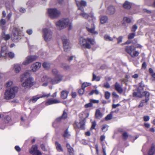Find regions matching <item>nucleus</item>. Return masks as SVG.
<instances>
[{
  "label": "nucleus",
  "mask_w": 155,
  "mask_h": 155,
  "mask_svg": "<svg viewBox=\"0 0 155 155\" xmlns=\"http://www.w3.org/2000/svg\"><path fill=\"white\" fill-rule=\"evenodd\" d=\"M53 73L55 75V76L52 78L47 75H44L41 79V81L43 83L42 86L44 87L47 86L49 84H56L61 81L62 76L60 74H58V71L56 69H54L52 71Z\"/></svg>",
  "instance_id": "nucleus-1"
},
{
  "label": "nucleus",
  "mask_w": 155,
  "mask_h": 155,
  "mask_svg": "<svg viewBox=\"0 0 155 155\" xmlns=\"http://www.w3.org/2000/svg\"><path fill=\"white\" fill-rule=\"evenodd\" d=\"M6 23L5 20V19H2L0 20V25H4Z\"/></svg>",
  "instance_id": "nucleus-57"
},
{
  "label": "nucleus",
  "mask_w": 155,
  "mask_h": 155,
  "mask_svg": "<svg viewBox=\"0 0 155 155\" xmlns=\"http://www.w3.org/2000/svg\"><path fill=\"white\" fill-rule=\"evenodd\" d=\"M125 50L132 58L136 57L139 54V52L137 51L134 47L132 46H126L125 48Z\"/></svg>",
  "instance_id": "nucleus-7"
},
{
  "label": "nucleus",
  "mask_w": 155,
  "mask_h": 155,
  "mask_svg": "<svg viewBox=\"0 0 155 155\" xmlns=\"http://www.w3.org/2000/svg\"><path fill=\"white\" fill-rule=\"evenodd\" d=\"M85 119L81 120L79 123L76 122L74 125V126H75L78 128H80L82 129H83L84 128L85 123Z\"/></svg>",
  "instance_id": "nucleus-15"
},
{
  "label": "nucleus",
  "mask_w": 155,
  "mask_h": 155,
  "mask_svg": "<svg viewBox=\"0 0 155 155\" xmlns=\"http://www.w3.org/2000/svg\"><path fill=\"white\" fill-rule=\"evenodd\" d=\"M27 33L29 35H31L32 33V31L31 29H29L27 30Z\"/></svg>",
  "instance_id": "nucleus-64"
},
{
  "label": "nucleus",
  "mask_w": 155,
  "mask_h": 155,
  "mask_svg": "<svg viewBox=\"0 0 155 155\" xmlns=\"http://www.w3.org/2000/svg\"><path fill=\"white\" fill-rule=\"evenodd\" d=\"M123 138L125 139H126L128 137V135L126 132H124L123 134Z\"/></svg>",
  "instance_id": "nucleus-59"
},
{
  "label": "nucleus",
  "mask_w": 155,
  "mask_h": 155,
  "mask_svg": "<svg viewBox=\"0 0 155 155\" xmlns=\"http://www.w3.org/2000/svg\"><path fill=\"white\" fill-rule=\"evenodd\" d=\"M150 119V117L148 116H145L143 117V120L145 121H147Z\"/></svg>",
  "instance_id": "nucleus-60"
},
{
  "label": "nucleus",
  "mask_w": 155,
  "mask_h": 155,
  "mask_svg": "<svg viewBox=\"0 0 155 155\" xmlns=\"http://www.w3.org/2000/svg\"><path fill=\"white\" fill-rule=\"evenodd\" d=\"M100 20L101 23L103 24L106 23L107 21L108 18L107 16H103L100 17Z\"/></svg>",
  "instance_id": "nucleus-25"
},
{
  "label": "nucleus",
  "mask_w": 155,
  "mask_h": 155,
  "mask_svg": "<svg viewBox=\"0 0 155 155\" xmlns=\"http://www.w3.org/2000/svg\"><path fill=\"white\" fill-rule=\"evenodd\" d=\"M139 84V86L138 89L140 90H143L144 87L145 86L143 82V81H141L140 83Z\"/></svg>",
  "instance_id": "nucleus-39"
},
{
  "label": "nucleus",
  "mask_w": 155,
  "mask_h": 155,
  "mask_svg": "<svg viewBox=\"0 0 155 155\" xmlns=\"http://www.w3.org/2000/svg\"><path fill=\"white\" fill-rule=\"evenodd\" d=\"M84 91V89L82 88L78 90V92L79 94L82 95L83 94Z\"/></svg>",
  "instance_id": "nucleus-51"
},
{
  "label": "nucleus",
  "mask_w": 155,
  "mask_h": 155,
  "mask_svg": "<svg viewBox=\"0 0 155 155\" xmlns=\"http://www.w3.org/2000/svg\"><path fill=\"white\" fill-rule=\"evenodd\" d=\"M60 101L56 99H49L45 103V104L47 106L52 104H55L60 103Z\"/></svg>",
  "instance_id": "nucleus-18"
},
{
  "label": "nucleus",
  "mask_w": 155,
  "mask_h": 155,
  "mask_svg": "<svg viewBox=\"0 0 155 155\" xmlns=\"http://www.w3.org/2000/svg\"><path fill=\"white\" fill-rule=\"evenodd\" d=\"M123 6L125 8L129 9L131 7V5L130 3L126 1L123 4Z\"/></svg>",
  "instance_id": "nucleus-33"
},
{
  "label": "nucleus",
  "mask_w": 155,
  "mask_h": 155,
  "mask_svg": "<svg viewBox=\"0 0 155 155\" xmlns=\"http://www.w3.org/2000/svg\"><path fill=\"white\" fill-rule=\"evenodd\" d=\"M69 92L65 91L63 90L61 92V97L63 99H65L67 97Z\"/></svg>",
  "instance_id": "nucleus-22"
},
{
  "label": "nucleus",
  "mask_w": 155,
  "mask_h": 155,
  "mask_svg": "<svg viewBox=\"0 0 155 155\" xmlns=\"http://www.w3.org/2000/svg\"><path fill=\"white\" fill-rule=\"evenodd\" d=\"M18 91V88L14 87L6 89L4 94L5 99L9 100L14 98Z\"/></svg>",
  "instance_id": "nucleus-5"
},
{
  "label": "nucleus",
  "mask_w": 155,
  "mask_h": 155,
  "mask_svg": "<svg viewBox=\"0 0 155 155\" xmlns=\"http://www.w3.org/2000/svg\"><path fill=\"white\" fill-rule=\"evenodd\" d=\"M6 7L7 8L10 9L11 8V5H10V4L8 2L6 3L5 4Z\"/></svg>",
  "instance_id": "nucleus-62"
},
{
  "label": "nucleus",
  "mask_w": 155,
  "mask_h": 155,
  "mask_svg": "<svg viewBox=\"0 0 155 155\" xmlns=\"http://www.w3.org/2000/svg\"><path fill=\"white\" fill-rule=\"evenodd\" d=\"M112 95L114 98L113 99V101L114 102H115L116 101V99L117 100L119 98V96L115 92H113L112 94Z\"/></svg>",
  "instance_id": "nucleus-36"
},
{
  "label": "nucleus",
  "mask_w": 155,
  "mask_h": 155,
  "mask_svg": "<svg viewBox=\"0 0 155 155\" xmlns=\"http://www.w3.org/2000/svg\"><path fill=\"white\" fill-rule=\"evenodd\" d=\"M13 69L16 73H18L21 71V68L19 64H15L13 66Z\"/></svg>",
  "instance_id": "nucleus-23"
},
{
  "label": "nucleus",
  "mask_w": 155,
  "mask_h": 155,
  "mask_svg": "<svg viewBox=\"0 0 155 155\" xmlns=\"http://www.w3.org/2000/svg\"><path fill=\"white\" fill-rule=\"evenodd\" d=\"M37 147L36 145H33L32 146L31 148L29 150V152L32 154H35V152L37 150Z\"/></svg>",
  "instance_id": "nucleus-26"
},
{
  "label": "nucleus",
  "mask_w": 155,
  "mask_h": 155,
  "mask_svg": "<svg viewBox=\"0 0 155 155\" xmlns=\"http://www.w3.org/2000/svg\"><path fill=\"white\" fill-rule=\"evenodd\" d=\"M67 113L65 112V110H64L62 116L61 117L62 119H65L67 118Z\"/></svg>",
  "instance_id": "nucleus-50"
},
{
  "label": "nucleus",
  "mask_w": 155,
  "mask_h": 155,
  "mask_svg": "<svg viewBox=\"0 0 155 155\" xmlns=\"http://www.w3.org/2000/svg\"><path fill=\"white\" fill-rule=\"evenodd\" d=\"M112 115L110 114L108 115L105 118V120H108L111 119L112 118Z\"/></svg>",
  "instance_id": "nucleus-52"
},
{
  "label": "nucleus",
  "mask_w": 155,
  "mask_h": 155,
  "mask_svg": "<svg viewBox=\"0 0 155 155\" xmlns=\"http://www.w3.org/2000/svg\"><path fill=\"white\" fill-rule=\"evenodd\" d=\"M93 106L92 104H91V102L86 104L85 105V108H88L92 107Z\"/></svg>",
  "instance_id": "nucleus-55"
},
{
  "label": "nucleus",
  "mask_w": 155,
  "mask_h": 155,
  "mask_svg": "<svg viewBox=\"0 0 155 155\" xmlns=\"http://www.w3.org/2000/svg\"><path fill=\"white\" fill-rule=\"evenodd\" d=\"M56 27L60 29H63L68 27V29L71 30L72 25L68 18L62 19L58 20L55 23Z\"/></svg>",
  "instance_id": "nucleus-3"
},
{
  "label": "nucleus",
  "mask_w": 155,
  "mask_h": 155,
  "mask_svg": "<svg viewBox=\"0 0 155 155\" xmlns=\"http://www.w3.org/2000/svg\"><path fill=\"white\" fill-rule=\"evenodd\" d=\"M105 97L106 99H108L109 98L110 94V93L108 91H106L105 93Z\"/></svg>",
  "instance_id": "nucleus-46"
},
{
  "label": "nucleus",
  "mask_w": 155,
  "mask_h": 155,
  "mask_svg": "<svg viewBox=\"0 0 155 155\" xmlns=\"http://www.w3.org/2000/svg\"><path fill=\"white\" fill-rule=\"evenodd\" d=\"M64 51L68 52L69 51L71 48V45L69 43L68 38L65 36L62 37Z\"/></svg>",
  "instance_id": "nucleus-8"
},
{
  "label": "nucleus",
  "mask_w": 155,
  "mask_h": 155,
  "mask_svg": "<svg viewBox=\"0 0 155 155\" xmlns=\"http://www.w3.org/2000/svg\"><path fill=\"white\" fill-rule=\"evenodd\" d=\"M149 99L148 98H146L145 100H142L139 105L138 106V107H142L143 105L145 103H147V101H149Z\"/></svg>",
  "instance_id": "nucleus-34"
},
{
  "label": "nucleus",
  "mask_w": 155,
  "mask_h": 155,
  "mask_svg": "<svg viewBox=\"0 0 155 155\" xmlns=\"http://www.w3.org/2000/svg\"><path fill=\"white\" fill-rule=\"evenodd\" d=\"M104 87L106 88H109L110 87V85L108 83L106 82L104 84Z\"/></svg>",
  "instance_id": "nucleus-61"
},
{
  "label": "nucleus",
  "mask_w": 155,
  "mask_h": 155,
  "mask_svg": "<svg viewBox=\"0 0 155 155\" xmlns=\"http://www.w3.org/2000/svg\"><path fill=\"white\" fill-rule=\"evenodd\" d=\"M108 126L106 125H104L101 128L102 130L104 132H106L108 130Z\"/></svg>",
  "instance_id": "nucleus-43"
},
{
  "label": "nucleus",
  "mask_w": 155,
  "mask_h": 155,
  "mask_svg": "<svg viewBox=\"0 0 155 155\" xmlns=\"http://www.w3.org/2000/svg\"><path fill=\"white\" fill-rule=\"evenodd\" d=\"M50 94L49 93L47 94H43L42 96H39V95H37L36 96H33L32 98L31 99L29 100V102L30 103L32 102V103H35V102L37 101L39 98H42L43 97H48L50 96Z\"/></svg>",
  "instance_id": "nucleus-14"
},
{
  "label": "nucleus",
  "mask_w": 155,
  "mask_h": 155,
  "mask_svg": "<svg viewBox=\"0 0 155 155\" xmlns=\"http://www.w3.org/2000/svg\"><path fill=\"white\" fill-rule=\"evenodd\" d=\"M2 37L5 40H8L10 38V36L9 34H6L4 31L2 33Z\"/></svg>",
  "instance_id": "nucleus-29"
},
{
  "label": "nucleus",
  "mask_w": 155,
  "mask_h": 155,
  "mask_svg": "<svg viewBox=\"0 0 155 155\" xmlns=\"http://www.w3.org/2000/svg\"><path fill=\"white\" fill-rule=\"evenodd\" d=\"M104 38L105 40L107 41H111L113 40V38L108 35H105L104 36Z\"/></svg>",
  "instance_id": "nucleus-35"
},
{
  "label": "nucleus",
  "mask_w": 155,
  "mask_h": 155,
  "mask_svg": "<svg viewBox=\"0 0 155 155\" xmlns=\"http://www.w3.org/2000/svg\"><path fill=\"white\" fill-rule=\"evenodd\" d=\"M135 36L134 33H132L130 34L128 36V38L129 39H130L133 38Z\"/></svg>",
  "instance_id": "nucleus-45"
},
{
  "label": "nucleus",
  "mask_w": 155,
  "mask_h": 155,
  "mask_svg": "<svg viewBox=\"0 0 155 155\" xmlns=\"http://www.w3.org/2000/svg\"><path fill=\"white\" fill-rule=\"evenodd\" d=\"M66 147L67 148L68 152L70 153V155H73L74 150L70 146V144L67 143L66 144Z\"/></svg>",
  "instance_id": "nucleus-27"
},
{
  "label": "nucleus",
  "mask_w": 155,
  "mask_h": 155,
  "mask_svg": "<svg viewBox=\"0 0 155 155\" xmlns=\"http://www.w3.org/2000/svg\"><path fill=\"white\" fill-rule=\"evenodd\" d=\"M21 34V31L17 28L14 27L12 31V39L14 41H16L19 38Z\"/></svg>",
  "instance_id": "nucleus-9"
},
{
  "label": "nucleus",
  "mask_w": 155,
  "mask_h": 155,
  "mask_svg": "<svg viewBox=\"0 0 155 155\" xmlns=\"http://www.w3.org/2000/svg\"><path fill=\"white\" fill-rule=\"evenodd\" d=\"M8 56L11 58H12L14 57L15 54L13 53L12 52H10L8 53H7V56L5 57H6Z\"/></svg>",
  "instance_id": "nucleus-41"
},
{
  "label": "nucleus",
  "mask_w": 155,
  "mask_h": 155,
  "mask_svg": "<svg viewBox=\"0 0 155 155\" xmlns=\"http://www.w3.org/2000/svg\"><path fill=\"white\" fill-rule=\"evenodd\" d=\"M99 93L98 91L97 90H92L90 93H89V95H92L94 94H98Z\"/></svg>",
  "instance_id": "nucleus-42"
},
{
  "label": "nucleus",
  "mask_w": 155,
  "mask_h": 155,
  "mask_svg": "<svg viewBox=\"0 0 155 155\" xmlns=\"http://www.w3.org/2000/svg\"><path fill=\"white\" fill-rule=\"evenodd\" d=\"M7 47L6 46L2 47L1 53V56L6 57L7 55Z\"/></svg>",
  "instance_id": "nucleus-20"
},
{
  "label": "nucleus",
  "mask_w": 155,
  "mask_h": 155,
  "mask_svg": "<svg viewBox=\"0 0 155 155\" xmlns=\"http://www.w3.org/2000/svg\"><path fill=\"white\" fill-rule=\"evenodd\" d=\"M63 136L64 138H68L70 137V134L69 133L68 129L65 131Z\"/></svg>",
  "instance_id": "nucleus-38"
},
{
  "label": "nucleus",
  "mask_w": 155,
  "mask_h": 155,
  "mask_svg": "<svg viewBox=\"0 0 155 155\" xmlns=\"http://www.w3.org/2000/svg\"><path fill=\"white\" fill-rule=\"evenodd\" d=\"M12 81H8L6 84V86L7 87H9L12 85Z\"/></svg>",
  "instance_id": "nucleus-53"
},
{
  "label": "nucleus",
  "mask_w": 155,
  "mask_h": 155,
  "mask_svg": "<svg viewBox=\"0 0 155 155\" xmlns=\"http://www.w3.org/2000/svg\"><path fill=\"white\" fill-rule=\"evenodd\" d=\"M55 144L57 150L59 152L62 151H63V149L61 144L58 142H56Z\"/></svg>",
  "instance_id": "nucleus-31"
},
{
  "label": "nucleus",
  "mask_w": 155,
  "mask_h": 155,
  "mask_svg": "<svg viewBox=\"0 0 155 155\" xmlns=\"http://www.w3.org/2000/svg\"><path fill=\"white\" fill-rule=\"evenodd\" d=\"M29 72V71H27L20 76V81H21L25 80L22 85L23 87L26 88L30 87L33 85L34 80L32 78L30 77Z\"/></svg>",
  "instance_id": "nucleus-2"
},
{
  "label": "nucleus",
  "mask_w": 155,
  "mask_h": 155,
  "mask_svg": "<svg viewBox=\"0 0 155 155\" xmlns=\"http://www.w3.org/2000/svg\"><path fill=\"white\" fill-rule=\"evenodd\" d=\"M96 123L95 121H94L92 122V126L91 127V129L92 130L95 128V127L96 126Z\"/></svg>",
  "instance_id": "nucleus-58"
},
{
  "label": "nucleus",
  "mask_w": 155,
  "mask_h": 155,
  "mask_svg": "<svg viewBox=\"0 0 155 155\" xmlns=\"http://www.w3.org/2000/svg\"><path fill=\"white\" fill-rule=\"evenodd\" d=\"M122 38L123 37L122 36H120L117 38L118 43H119L122 41Z\"/></svg>",
  "instance_id": "nucleus-56"
},
{
  "label": "nucleus",
  "mask_w": 155,
  "mask_h": 155,
  "mask_svg": "<svg viewBox=\"0 0 155 155\" xmlns=\"http://www.w3.org/2000/svg\"><path fill=\"white\" fill-rule=\"evenodd\" d=\"M87 31L89 33L92 35H96L98 34V32L95 30V27L93 23L91 24H88L86 26Z\"/></svg>",
  "instance_id": "nucleus-11"
},
{
  "label": "nucleus",
  "mask_w": 155,
  "mask_h": 155,
  "mask_svg": "<svg viewBox=\"0 0 155 155\" xmlns=\"http://www.w3.org/2000/svg\"><path fill=\"white\" fill-rule=\"evenodd\" d=\"M91 84L90 83L85 82L83 83L81 87L82 88H83L84 89V88L90 86H91Z\"/></svg>",
  "instance_id": "nucleus-37"
},
{
  "label": "nucleus",
  "mask_w": 155,
  "mask_h": 155,
  "mask_svg": "<svg viewBox=\"0 0 155 155\" xmlns=\"http://www.w3.org/2000/svg\"><path fill=\"white\" fill-rule=\"evenodd\" d=\"M43 37L46 41L48 42L51 41L53 38V32L49 28H45L43 29Z\"/></svg>",
  "instance_id": "nucleus-6"
},
{
  "label": "nucleus",
  "mask_w": 155,
  "mask_h": 155,
  "mask_svg": "<svg viewBox=\"0 0 155 155\" xmlns=\"http://www.w3.org/2000/svg\"><path fill=\"white\" fill-rule=\"evenodd\" d=\"M41 64L40 63L36 62L32 65L31 69L33 72H36L41 67Z\"/></svg>",
  "instance_id": "nucleus-16"
},
{
  "label": "nucleus",
  "mask_w": 155,
  "mask_h": 155,
  "mask_svg": "<svg viewBox=\"0 0 155 155\" xmlns=\"http://www.w3.org/2000/svg\"><path fill=\"white\" fill-rule=\"evenodd\" d=\"M95 117L97 119L101 118L103 116V114L99 109H97L95 113Z\"/></svg>",
  "instance_id": "nucleus-28"
},
{
  "label": "nucleus",
  "mask_w": 155,
  "mask_h": 155,
  "mask_svg": "<svg viewBox=\"0 0 155 155\" xmlns=\"http://www.w3.org/2000/svg\"><path fill=\"white\" fill-rule=\"evenodd\" d=\"M90 101L91 102L92 104H98L99 102L98 100H94L91 99L90 100Z\"/></svg>",
  "instance_id": "nucleus-48"
},
{
  "label": "nucleus",
  "mask_w": 155,
  "mask_h": 155,
  "mask_svg": "<svg viewBox=\"0 0 155 155\" xmlns=\"http://www.w3.org/2000/svg\"><path fill=\"white\" fill-rule=\"evenodd\" d=\"M155 151V148L153 146H152L149 149L148 154L149 155H153Z\"/></svg>",
  "instance_id": "nucleus-32"
},
{
  "label": "nucleus",
  "mask_w": 155,
  "mask_h": 155,
  "mask_svg": "<svg viewBox=\"0 0 155 155\" xmlns=\"http://www.w3.org/2000/svg\"><path fill=\"white\" fill-rule=\"evenodd\" d=\"M137 28V26L135 25H134L132 27L131 31L133 32H135Z\"/></svg>",
  "instance_id": "nucleus-54"
},
{
  "label": "nucleus",
  "mask_w": 155,
  "mask_h": 155,
  "mask_svg": "<svg viewBox=\"0 0 155 155\" xmlns=\"http://www.w3.org/2000/svg\"><path fill=\"white\" fill-rule=\"evenodd\" d=\"M115 90L119 93L121 94L123 91V90L120 86V84L117 82L114 85Z\"/></svg>",
  "instance_id": "nucleus-21"
},
{
  "label": "nucleus",
  "mask_w": 155,
  "mask_h": 155,
  "mask_svg": "<svg viewBox=\"0 0 155 155\" xmlns=\"http://www.w3.org/2000/svg\"><path fill=\"white\" fill-rule=\"evenodd\" d=\"M137 89V92H134L133 93V96L134 97H143L142 92Z\"/></svg>",
  "instance_id": "nucleus-24"
},
{
  "label": "nucleus",
  "mask_w": 155,
  "mask_h": 155,
  "mask_svg": "<svg viewBox=\"0 0 155 155\" xmlns=\"http://www.w3.org/2000/svg\"><path fill=\"white\" fill-rule=\"evenodd\" d=\"M80 15L85 18H87L89 16L91 17L92 20L96 19V18L94 16V14L92 12H91L89 13V15L85 12H83L80 14Z\"/></svg>",
  "instance_id": "nucleus-19"
},
{
  "label": "nucleus",
  "mask_w": 155,
  "mask_h": 155,
  "mask_svg": "<svg viewBox=\"0 0 155 155\" xmlns=\"http://www.w3.org/2000/svg\"><path fill=\"white\" fill-rule=\"evenodd\" d=\"M61 67L65 69H68L69 68V66L65 64H62Z\"/></svg>",
  "instance_id": "nucleus-44"
},
{
  "label": "nucleus",
  "mask_w": 155,
  "mask_h": 155,
  "mask_svg": "<svg viewBox=\"0 0 155 155\" xmlns=\"http://www.w3.org/2000/svg\"><path fill=\"white\" fill-rule=\"evenodd\" d=\"M75 2L78 9L82 11H84L83 7L87 5L86 2L83 0H81L80 1H78L77 0H75Z\"/></svg>",
  "instance_id": "nucleus-13"
},
{
  "label": "nucleus",
  "mask_w": 155,
  "mask_h": 155,
  "mask_svg": "<svg viewBox=\"0 0 155 155\" xmlns=\"http://www.w3.org/2000/svg\"><path fill=\"white\" fill-rule=\"evenodd\" d=\"M100 80V78L99 77H97L94 73L93 74L92 81L96 80L97 81H99Z\"/></svg>",
  "instance_id": "nucleus-40"
},
{
  "label": "nucleus",
  "mask_w": 155,
  "mask_h": 155,
  "mask_svg": "<svg viewBox=\"0 0 155 155\" xmlns=\"http://www.w3.org/2000/svg\"><path fill=\"white\" fill-rule=\"evenodd\" d=\"M19 11L22 13H24L25 12L26 10L25 9L23 8H19Z\"/></svg>",
  "instance_id": "nucleus-63"
},
{
  "label": "nucleus",
  "mask_w": 155,
  "mask_h": 155,
  "mask_svg": "<svg viewBox=\"0 0 155 155\" xmlns=\"http://www.w3.org/2000/svg\"><path fill=\"white\" fill-rule=\"evenodd\" d=\"M79 43L81 46L89 49L91 48L90 44L94 45L95 42L93 39L89 38L85 39L83 37H81L79 39Z\"/></svg>",
  "instance_id": "nucleus-4"
},
{
  "label": "nucleus",
  "mask_w": 155,
  "mask_h": 155,
  "mask_svg": "<svg viewBox=\"0 0 155 155\" xmlns=\"http://www.w3.org/2000/svg\"><path fill=\"white\" fill-rule=\"evenodd\" d=\"M48 13L50 17L53 18L58 17L60 14V11L54 8L48 9Z\"/></svg>",
  "instance_id": "nucleus-10"
},
{
  "label": "nucleus",
  "mask_w": 155,
  "mask_h": 155,
  "mask_svg": "<svg viewBox=\"0 0 155 155\" xmlns=\"http://www.w3.org/2000/svg\"><path fill=\"white\" fill-rule=\"evenodd\" d=\"M123 20L124 21L127 22V23H130L131 22V19L129 18L125 17L124 18Z\"/></svg>",
  "instance_id": "nucleus-49"
},
{
  "label": "nucleus",
  "mask_w": 155,
  "mask_h": 155,
  "mask_svg": "<svg viewBox=\"0 0 155 155\" xmlns=\"http://www.w3.org/2000/svg\"><path fill=\"white\" fill-rule=\"evenodd\" d=\"M143 96H144L146 97V98H148V97L149 96V93L147 91H144L142 92Z\"/></svg>",
  "instance_id": "nucleus-47"
},
{
  "label": "nucleus",
  "mask_w": 155,
  "mask_h": 155,
  "mask_svg": "<svg viewBox=\"0 0 155 155\" xmlns=\"http://www.w3.org/2000/svg\"><path fill=\"white\" fill-rule=\"evenodd\" d=\"M115 11V8L114 6H110L108 8L106 13L108 15H111L114 14Z\"/></svg>",
  "instance_id": "nucleus-17"
},
{
  "label": "nucleus",
  "mask_w": 155,
  "mask_h": 155,
  "mask_svg": "<svg viewBox=\"0 0 155 155\" xmlns=\"http://www.w3.org/2000/svg\"><path fill=\"white\" fill-rule=\"evenodd\" d=\"M37 56L35 55H31L27 56L25 60L22 63L24 65H27L35 61L37 58Z\"/></svg>",
  "instance_id": "nucleus-12"
},
{
  "label": "nucleus",
  "mask_w": 155,
  "mask_h": 155,
  "mask_svg": "<svg viewBox=\"0 0 155 155\" xmlns=\"http://www.w3.org/2000/svg\"><path fill=\"white\" fill-rule=\"evenodd\" d=\"M51 66L50 64L48 62H44L42 64V66L43 67L46 69H49Z\"/></svg>",
  "instance_id": "nucleus-30"
}]
</instances>
